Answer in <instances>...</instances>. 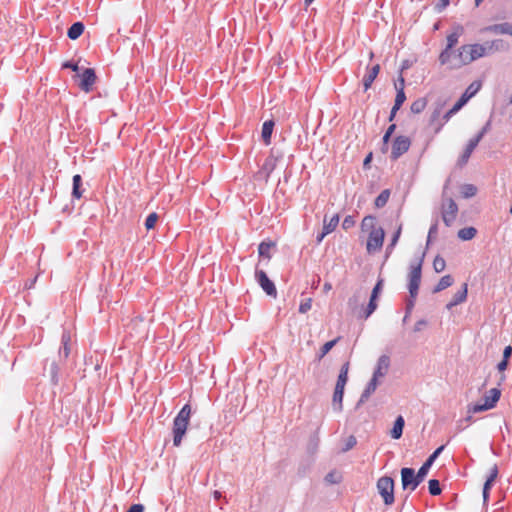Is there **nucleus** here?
Here are the masks:
<instances>
[{
	"label": "nucleus",
	"mask_w": 512,
	"mask_h": 512,
	"mask_svg": "<svg viewBox=\"0 0 512 512\" xmlns=\"http://www.w3.org/2000/svg\"><path fill=\"white\" fill-rule=\"evenodd\" d=\"M437 459V454H431L429 456V458L425 461L424 465L430 469V467L432 466V464L434 463V461Z\"/></svg>",
	"instance_id": "obj_51"
},
{
	"label": "nucleus",
	"mask_w": 512,
	"mask_h": 512,
	"mask_svg": "<svg viewBox=\"0 0 512 512\" xmlns=\"http://www.w3.org/2000/svg\"><path fill=\"white\" fill-rule=\"evenodd\" d=\"M338 223H339V215L338 214H335L329 220H327V217H324V220H323L324 234H330L331 232H333L336 229Z\"/></svg>",
	"instance_id": "obj_24"
},
{
	"label": "nucleus",
	"mask_w": 512,
	"mask_h": 512,
	"mask_svg": "<svg viewBox=\"0 0 512 512\" xmlns=\"http://www.w3.org/2000/svg\"><path fill=\"white\" fill-rule=\"evenodd\" d=\"M463 32L462 27L447 36V46L439 56V61L442 65H448L450 68L453 66V55L457 53L452 51V48L458 43L459 37Z\"/></svg>",
	"instance_id": "obj_5"
},
{
	"label": "nucleus",
	"mask_w": 512,
	"mask_h": 512,
	"mask_svg": "<svg viewBox=\"0 0 512 512\" xmlns=\"http://www.w3.org/2000/svg\"><path fill=\"white\" fill-rule=\"evenodd\" d=\"M453 284V278L450 275L443 276L436 287L434 288L433 292L437 293L440 292L448 287H450Z\"/></svg>",
	"instance_id": "obj_28"
},
{
	"label": "nucleus",
	"mask_w": 512,
	"mask_h": 512,
	"mask_svg": "<svg viewBox=\"0 0 512 512\" xmlns=\"http://www.w3.org/2000/svg\"><path fill=\"white\" fill-rule=\"evenodd\" d=\"M427 326V321L422 319V320H419L415 323L414 327H413V331L414 332H420L422 331L425 327Z\"/></svg>",
	"instance_id": "obj_45"
},
{
	"label": "nucleus",
	"mask_w": 512,
	"mask_h": 512,
	"mask_svg": "<svg viewBox=\"0 0 512 512\" xmlns=\"http://www.w3.org/2000/svg\"><path fill=\"white\" fill-rule=\"evenodd\" d=\"M275 125L276 122L273 119H269L263 123L262 128H274Z\"/></svg>",
	"instance_id": "obj_56"
},
{
	"label": "nucleus",
	"mask_w": 512,
	"mask_h": 512,
	"mask_svg": "<svg viewBox=\"0 0 512 512\" xmlns=\"http://www.w3.org/2000/svg\"><path fill=\"white\" fill-rule=\"evenodd\" d=\"M60 353H63L64 357H68V355L70 353V349L68 347L67 342L63 343V349H62V351H60Z\"/></svg>",
	"instance_id": "obj_58"
},
{
	"label": "nucleus",
	"mask_w": 512,
	"mask_h": 512,
	"mask_svg": "<svg viewBox=\"0 0 512 512\" xmlns=\"http://www.w3.org/2000/svg\"><path fill=\"white\" fill-rule=\"evenodd\" d=\"M255 278L267 295L274 298L277 296V290L274 283L268 278L267 274L263 270H256Z\"/></svg>",
	"instance_id": "obj_10"
},
{
	"label": "nucleus",
	"mask_w": 512,
	"mask_h": 512,
	"mask_svg": "<svg viewBox=\"0 0 512 512\" xmlns=\"http://www.w3.org/2000/svg\"><path fill=\"white\" fill-rule=\"evenodd\" d=\"M395 83H397L398 87H401L402 91H404L405 80H404V77L402 75L399 76L398 80Z\"/></svg>",
	"instance_id": "obj_59"
},
{
	"label": "nucleus",
	"mask_w": 512,
	"mask_h": 512,
	"mask_svg": "<svg viewBox=\"0 0 512 512\" xmlns=\"http://www.w3.org/2000/svg\"><path fill=\"white\" fill-rule=\"evenodd\" d=\"M480 88H481V83L478 81H474L467 87V89L465 90V92L463 94L472 98L473 96L476 95V93L480 90Z\"/></svg>",
	"instance_id": "obj_36"
},
{
	"label": "nucleus",
	"mask_w": 512,
	"mask_h": 512,
	"mask_svg": "<svg viewBox=\"0 0 512 512\" xmlns=\"http://www.w3.org/2000/svg\"><path fill=\"white\" fill-rule=\"evenodd\" d=\"M339 337L334 339V340H331V341H328L326 342L320 349V352L318 354V359H322L335 345L336 343L339 341Z\"/></svg>",
	"instance_id": "obj_32"
},
{
	"label": "nucleus",
	"mask_w": 512,
	"mask_h": 512,
	"mask_svg": "<svg viewBox=\"0 0 512 512\" xmlns=\"http://www.w3.org/2000/svg\"><path fill=\"white\" fill-rule=\"evenodd\" d=\"M390 196L389 190H383L378 197L375 199V206L381 208L386 205Z\"/></svg>",
	"instance_id": "obj_34"
},
{
	"label": "nucleus",
	"mask_w": 512,
	"mask_h": 512,
	"mask_svg": "<svg viewBox=\"0 0 512 512\" xmlns=\"http://www.w3.org/2000/svg\"><path fill=\"white\" fill-rule=\"evenodd\" d=\"M144 507L141 504L132 505L127 512H143Z\"/></svg>",
	"instance_id": "obj_53"
},
{
	"label": "nucleus",
	"mask_w": 512,
	"mask_h": 512,
	"mask_svg": "<svg viewBox=\"0 0 512 512\" xmlns=\"http://www.w3.org/2000/svg\"><path fill=\"white\" fill-rule=\"evenodd\" d=\"M78 77L80 78V89L86 93L90 92L97 78L94 69L86 68L80 75H78Z\"/></svg>",
	"instance_id": "obj_11"
},
{
	"label": "nucleus",
	"mask_w": 512,
	"mask_h": 512,
	"mask_svg": "<svg viewBox=\"0 0 512 512\" xmlns=\"http://www.w3.org/2000/svg\"><path fill=\"white\" fill-rule=\"evenodd\" d=\"M354 223H355L354 219L351 216H347L343 220L342 227H343V229L348 230L349 228H351L354 225Z\"/></svg>",
	"instance_id": "obj_46"
},
{
	"label": "nucleus",
	"mask_w": 512,
	"mask_h": 512,
	"mask_svg": "<svg viewBox=\"0 0 512 512\" xmlns=\"http://www.w3.org/2000/svg\"><path fill=\"white\" fill-rule=\"evenodd\" d=\"M311 306H312V299L307 298L300 303L299 312L304 314L311 309Z\"/></svg>",
	"instance_id": "obj_42"
},
{
	"label": "nucleus",
	"mask_w": 512,
	"mask_h": 512,
	"mask_svg": "<svg viewBox=\"0 0 512 512\" xmlns=\"http://www.w3.org/2000/svg\"><path fill=\"white\" fill-rule=\"evenodd\" d=\"M57 372H58V367L56 365V363H51V367H50V374H51V379L54 383L57 382Z\"/></svg>",
	"instance_id": "obj_48"
},
{
	"label": "nucleus",
	"mask_w": 512,
	"mask_h": 512,
	"mask_svg": "<svg viewBox=\"0 0 512 512\" xmlns=\"http://www.w3.org/2000/svg\"><path fill=\"white\" fill-rule=\"evenodd\" d=\"M409 274V293L412 298L416 297L421 281L422 259L411 264Z\"/></svg>",
	"instance_id": "obj_8"
},
{
	"label": "nucleus",
	"mask_w": 512,
	"mask_h": 512,
	"mask_svg": "<svg viewBox=\"0 0 512 512\" xmlns=\"http://www.w3.org/2000/svg\"><path fill=\"white\" fill-rule=\"evenodd\" d=\"M380 66L378 64L374 65L370 69H368L367 73L363 77V86L364 90H368L373 81L376 79L377 75L379 74Z\"/></svg>",
	"instance_id": "obj_19"
},
{
	"label": "nucleus",
	"mask_w": 512,
	"mask_h": 512,
	"mask_svg": "<svg viewBox=\"0 0 512 512\" xmlns=\"http://www.w3.org/2000/svg\"><path fill=\"white\" fill-rule=\"evenodd\" d=\"M358 302H359V297L355 294L352 298L349 299L348 305L352 309H355L357 307V305H358Z\"/></svg>",
	"instance_id": "obj_50"
},
{
	"label": "nucleus",
	"mask_w": 512,
	"mask_h": 512,
	"mask_svg": "<svg viewBox=\"0 0 512 512\" xmlns=\"http://www.w3.org/2000/svg\"><path fill=\"white\" fill-rule=\"evenodd\" d=\"M376 488L385 505L390 506L394 503V480L391 477H380Z\"/></svg>",
	"instance_id": "obj_6"
},
{
	"label": "nucleus",
	"mask_w": 512,
	"mask_h": 512,
	"mask_svg": "<svg viewBox=\"0 0 512 512\" xmlns=\"http://www.w3.org/2000/svg\"><path fill=\"white\" fill-rule=\"evenodd\" d=\"M450 3V0H439L436 4L435 8L438 12H441L443 9H445Z\"/></svg>",
	"instance_id": "obj_49"
},
{
	"label": "nucleus",
	"mask_w": 512,
	"mask_h": 512,
	"mask_svg": "<svg viewBox=\"0 0 512 512\" xmlns=\"http://www.w3.org/2000/svg\"><path fill=\"white\" fill-rule=\"evenodd\" d=\"M84 31V25L82 22H75L69 29H68V32H67V36L71 39V40H76L77 38H79L81 36V34L83 33Z\"/></svg>",
	"instance_id": "obj_25"
},
{
	"label": "nucleus",
	"mask_w": 512,
	"mask_h": 512,
	"mask_svg": "<svg viewBox=\"0 0 512 512\" xmlns=\"http://www.w3.org/2000/svg\"><path fill=\"white\" fill-rule=\"evenodd\" d=\"M467 298V284H463L461 290L457 291L451 301L447 304V309H451L454 306L464 302Z\"/></svg>",
	"instance_id": "obj_20"
},
{
	"label": "nucleus",
	"mask_w": 512,
	"mask_h": 512,
	"mask_svg": "<svg viewBox=\"0 0 512 512\" xmlns=\"http://www.w3.org/2000/svg\"><path fill=\"white\" fill-rule=\"evenodd\" d=\"M385 232L382 228L372 231L368 234L366 249L368 253H375L382 248Z\"/></svg>",
	"instance_id": "obj_9"
},
{
	"label": "nucleus",
	"mask_w": 512,
	"mask_h": 512,
	"mask_svg": "<svg viewBox=\"0 0 512 512\" xmlns=\"http://www.w3.org/2000/svg\"><path fill=\"white\" fill-rule=\"evenodd\" d=\"M371 158H372V154L370 153L365 159H364V162H363V165L364 167H367L368 164L370 163L371 161Z\"/></svg>",
	"instance_id": "obj_64"
},
{
	"label": "nucleus",
	"mask_w": 512,
	"mask_h": 512,
	"mask_svg": "<svg viewBox=\"0 0 512 512\" xmlns=\"http://www.w3.org/2000/svg\"><path fill=\"white\" fill-rule=\"evenodd\" d=\"M410 146V140L407 137L399 136L395 139L392 147V156L398 158L405 153Z\"/></svg>",
	"instance_id": "obj_14"
},
{
	"label": "nucleus",
	"mask_w": 512,
	"mask_h": 512,
	"mask_svg": "<svg viewBox=\"0 0 512 512\" xmlns=\"http://www.w3.org/2000/svg\"><path fill=\"white\" fill-rule=\"evenodd\" d=\"M190 415H191V407L190 405L186 404L180 412L177 414L173 421V444L175 446H180L183 436L185 435L187 431V427L190 421Z\"/></svg>",
	"instance_id": "obj_2"
},
{
	"label": "nucleus",
	"mask_w": 512,
	"mask_h": 512,
	"mask_svg": "<svg viewBox=\"0 0 512 512\" xmlns=\"http://www.w3.org/2000/svg\"><path fill=\"white\" fill-rule=\"evenodd\" d=\"M498 476V468L496 465H494L491 470H490V475L487 479H491V481H495V479L497 478Z\"/></svg>",
	"instance_id": "obj_52"
},
{
	"label": "nucleus",
	"mask_w": 512,
	"mask_h": 512,
	"mask_svg": "<svg viewBox=\"0 0 512 512\" xmlns=\"http://www.w3.org/2000/svg\"><path fill=\"white\" fill-rule=\"evenodd\" d=\"M511 354H512V347L511 346L505 347V349L503 351V359L508 360V358L511 356Z\"/></svg>",
	"instance_id": "obj_55"
},
{
	"label": "nucleus",
	"mask_w": 512,
	"mask_h": 512,
	"mask_svg": "<svg viewBox=\"0 0 512 512\" xmlns=\"http://www.w3.org/2000/svg\"><path fill=\"white\" fill-rule=\"evenodd\" d=\"M395 86V89L397 91V94H396V98H395V103H394V106L391 110V116L390 118H392L394 116V114L396 113V111L401 107V105L404 103V101L406 100V95H405V92L402 91V88L401 87H398V84L395 83L394 84Z\"/></svg>",
	"instance_id": "obj_22"
},
{
	"label": "nucleus",
	"mask_w": 512,
	"mask_h": 512,
	"mask_svg": "<svg viewBox=\"0 0 512 512\" xmlns=\"http://www.w3.org/2000/svg\"><path fill=\"white\" fill-rule=\"evenodd\" d=\"M274 167L275 160L272 158L267 159L265 164L263 165V170L266 172V176L270 175V173L274 170Z\"/></svg>",
	"instance_id": "obj_43"
},
{
	"label": "nucleus",
	"mask_w": 512,
	"mask_h": 512,
	"mask_svg": "<svg viewBox=\"0 0 512 512\" xmlns=\"http://www.w3.org/2000/svg\"><path fill=\"white\" fill-rule=\"evenodd\" d=\"M492 485H493V481H491V479H487L484 483L483 489L490 491Z\"/></svg>",
	"instance_id": "obj_60"
},
{
	"label": "nucleus",
	"mask_w": 512,
	"mask_h": 512,
	"mask_svg": "<svg viewBox=\"0 0 512 512\" xmlns=\"http://www.w3.org/2000/svg\"><path fill=\"white\" fill-rule=\"evenodd\" d=\"M429 484V492L431 495H439L441 493V488L439 481L436 479H431L428 482Z\"/></svg>",
	"instance_id": "obj_39"
},
{
	"label": "nucleus",
	"mask_w": 512,
	"mask_h": 512,
	"mask_svg": "<svg viewBox=\"0 0 512 512\" xmlns=\"http://www.w3.org/2000/svg\"><path fill=\"white\" fill-rule=\"evenodd\" d=\"M376 225V218L374 216H366L361 222V229L363 232L370 234L372 231L379 229Z\"/></svg>",
	"instance_id": "obj_21"
},
{
	"label": "nucleus",
	"mask_w": 512,
	"mask_h": 512,
	"mask_svg": "<svg viewBox=\"0 0 512 512\" xmlns=\"http://www.w3.org/2000/svg\"><path fill=\"white\" fill-rule=\"evenodd\" d=\"M357 441L354 436H349L346 440L345 446L343 447V451H348L352 449L356 445Z\"/></svg>",
	"instance_id": "obj_44"
},
{
	"label": "nucleus",
	"mask_w": 512,
	"mask_h": 512,
	"mask_svg": "<svg viewBox=\"0 0 512 512\" xmlns=\"http://www.w3.org/2000/svg\"><path fill=\"white\" fill-rule=\"evenodd\" d=\"M344 386L336 385L333 393L332 406L333 409L337 412L342 411L343 405V396H344Z\"/></svg>",
	"instance_id": "obj_18"
},
{
	"label": "nucleus",
	"mask_w": 512,
	"mask_h": 512,
	"mask_svg": "<svg viewBox=\"0 0 512 512\" xmlns=\"http://www.w3.org/2000/svg\"><path fill=\"white\" fill-rule=\"evenodd\" d=\"M482 496H483V504H484V506H486L488 499H489V491L483 489Z\"/></svg>",
	"instance_id": "obj_61"
},
{
	"label": "nucleus",
	"mask_w": 512,
	"mask_h": 512,
	"mask_svg": "<svg viewBox=\"0 0 512 512\" xmlns=\"http://www.w3.org/2000/svg\"><path fill=\"white\" fill-rule=\"evenodd\" d=\"M426 105V100L424 98H419L411 104V111L415 114H419L425 109Z\"/></svg>",
	"instance_id": "obj_33"
},
{
	"label": "nucleus",
	"mask_w": 512,
	"mask_h": 512,
	"mask_svg": "<svg viewBox=\"0 0 512 512\" xmlns=\"http://www.w3.org/2000/svg\"><path fill=\"white\" fill-rule=\"evenodd\" d=\"M404 424V418L402 416H398L390 432V435L393 439H399L402 436Z\"/></svg>",
	"instance_id": "obj_23"
},
{
	"label": "nucleus",
	"mask_w": 512,
	"mask_h": 512,
	"mask_svg": "<svg viewBox=\"0 0 512 512\" xmlns=\"http://www.w3.org/2000/svg\"><path fill=\"white\" fill-rule=\"evenodd\" d=\"M158 221V215L157 213L153 212L148 215L145 221V227L147 230L153 229L156 225V222Z\"/></svg>",
	"instance_id": "obj_40"
},
{
	"label": "nucleus",
	"mask_w": 512,
	"mask_h": 512,
	"mask_svg": "<svg viewBox=\"0 0 512 512\" xmlns=\"http://www.w3.org/2000/svg\"><path fill=\"white\" fill-rule=\"evenodd\" d=\"M445 267H446L445 260L440 256H436L433 261V268H434L435 272L440 273L445 269Z\"/></svg>",
	"instance_id": "obj_38"
},
{
	"label": "nucleus",
	"mask_w": 512,
	"mask_h": 512,
	"mask_svg": "<svg viewBox=\"0 0 512 512\" xmlns=\"http://www.w3.org/2000/svg\"><path fill=\"white\" fill-rule=\"evenodd\" d=\"M429 469L423 464L417 473L412 468L401 469V483L403 489H410L414 491L420 483H422L427 476Z\"/></svg>",
	"instance_id": "obj_3"
},
{
	"label": "nucleus",
	"mask_w": 512,
	"mask_h": 512,
	"mask_svg": "<svg viewBox=\"0 0 512 512\" xmlns=\"http://www.w3.org/2000/svg\"><path fill=\"white\" fill-rule=\"evenodd\" d=\"M393 131H394V130H387L386 134H385V135H384V137H383V141H384V143H387V142H388V140H389V138H390V136H391V133H392Z\"/></svg>",
	"instance_id": "obj_62"
},
{
	"label": "nucleus",
	"mask_w": 512,
	"mask_h": 512,
	"mask_svg": "<svg viewBox=\"0 0 512 512\" xmlns=\"http://www.w3.org/2000/svg\"><path fill=\"white\" fill-rule=\"evenodd\" d=\"M348 371H349V363L346 362L345 364L342 365V367L340 369V373L338 375L336 385L345 387V385L348 381Z\"/></svg>",
	"instance_id": "obj_29"
},
{
	"label": "nucleus",
	"mask_w": 512,
	"mask_h": 512,
	"mask_svg": "<svg viewBox=\"0 0 512 512\" xmlns=\"http://www.w3.org/2000/svg\"><path fill=\"white\" fill-rule=\"evenodd\" d=\"M483 135H484L483 131L479 132L477 135H475L473 138H471L469 140L464 152L458 159L457 164L459 167L464 166L468 162L471 153L473 152L475 147L478 145V143L482 139Z\"/></svg>",
	"instance_id": "obj_12"
},
{
	"label": "nucleus",
	"mask_w": 512,
	"mask_h": 512,
	"mask_svg": "<svg viewBox=\"0 0 512 512\" xmlns=\"http://www.w3.org/2000/svg\"><path fill=\"white\" fill-rule=\"evenodd\" d=\"M389 365V357L387 355L380 356L377 361L373 376L379 379L383 378L388 372Z\"/></svg>",
	"instance_id": "obj_16"
},
{
	"label": "nucleus",
	"mask_w": 512,
	"mask_h": 512,
	"mask_svg": "<svg viewBox=\"0 0 512 512\" xmlns=\"http://www.w3.org/2000/svg\"><path fill=\"white\" fill-rule=\"evenodd\" d=\"M461 195L468 199L476 195L477 187L473 184H463L460 188Z\"/></svg>",
	"instance_id": "obj_30"
},
{
	"label": "nucleus",
	"mask_w": 512,
	"mask_h": 512,
	"mask_svg": "<svg viewBox=\"0 0 512 512\" xmlns=\"http://www.w3.org/2000/svg\"><path fill=\"white\" fill-rule=\"evenodd\" d=\"M332 289V285L329 282H326L323 286V290L325 293L329 292Z\"/></svg>",
	"instance_id": "obj_63"
},
{
	"label": "nucleus",
	"mask_w": 512,
	"mask_h": 512,
	"mask_svg": "<svg viewBox=\"0 0 512 512\" xmlns=\"http://www.w3.org/2000/svg\"><path fill=\"white\" fill-rule=\"evenodd\" d=\"M501 392L497 388H492L484 397V402H479L468 407V413H480L492 409L500 398Z\"/></svg>",
	"instance_id": "obj_7"
},
{
	"label": "nucleus",
	"mask_w": 512,
	"mask_h": 512,
	"mask_svg": "<svg viewBox=\"0 0 512 512\" xmlns=\"http://www.w3.org/2000/svg\"><path fill=\"white\" fill-rule=\"evenodd\" d=\"M274 246L272 242H262L258 247L259 255L267 259L271 258L270 250Z\"/></svg>",
	"instance_id": "obj_31"
},
{
	"label": "nucleus",
	"mask_w": 512,
	"mask_h": 512,
	"mask_svg": "<svg viewBox=\"0 0 512 512\" xmlns=\"http://www.w3.org/2000/svg\"><path fill=\"white\" fill-rule=\"evenodd\" d=\"M500 40L486 42L485 44H470L461 46L455 55H453V66L451 69H458L464 65L485 56L494 48L498 49Z\"/></svg>",
	"instance_id": "obj_1"
},
{
	"label": "nucleus",
	"mask_w": 512,
	"mask_h": 512,
	"mask_svg": "<svg viewBox=\"0 0 512 512\" xmlns=\"http://www.w3.org/2000/svg\"><path fill=\"white\" fill-rule=\"evenodd\" d=\"M447 185L443 189V199L441 204V214L446 226H451L456 219L458 206L455 201L446 195Z\"/></svg>",
	"instance_id": "obj_4"
},
{
	"label": "nucleus",
	"mask_w": 512,
	"mask_h": 512,
	"mask_svg": "<svg viewBox=\"0 0 512 512\" xmlns=\"http://www.w3.org/2000/svg\"><path fill=\"white\" fill-rule=\"evenodd\" d=\"M483 32H490L494 34H508L512 36V24L501 23L485 27Z\"/></svg>",
	"instance_id": "obj_17"
},
{
	"label": "nucleus",
	"mask_w": 512,
	"mask_h": 512,
	"mask_svg": "<svg viewBox=\"0 0 512 512\" xmlns=\"http://www.w3.org/2000/svg\"><path fill=\"white\" fill-rule=\"evenodd\" d=\"M384 280L379 279L372 290L368 306L365 311L364 318H368L377 308V299L382 292Z\"/></svg>",
	"instance_id": "obj_13"
},
{
	"label": "nucleus",
	"mask_w": 512,
	"mask_h": 512,
	"mask_svg": "<svg viewBox=\"0 0 512 512\" xmlns=\"http://www.w3.org/2000/svg\"><path fill=\"white\" fill-rule=\"evenodd\" d=\"M379 384L380 379L372 376L371 380L369 381V383L367 384L366 388L364 389L360 396V399L356 405L357 408L360 407L369 399V397L375 392Z\"/></svg>",
	"instance_id": "obj_15"
},
{
	"label": "nucleus",
	"mask_w": 512,
	"mask_h": 512,
	"mask_svg": "<svg viewBox=\"0 0 512 512\" xmlns=\"http://www.w3.org/2000/svg\"><path fill=\"white\" fill-rule=\"evenodd\" d=\"M81 183H82L81 176L80 175H75L73 177V192H72V194H73V196L75 198H78V199L82 195V193L80 192V185H81Z\"/></svg>",
	"instance_id": "obj_37"
},
{
	"label": "nucleus",
	"mask_w": 512,
	"mask_h": 512,
	"mask_svg": "<svg viewBox=\"0 0 512 512\" xmlns=\"http://www.w3.org/2000/svg\"><path fill=\"white\" fill-rule=\"evenodd\" d=\"M471 98L462 94V96L458 99V101L453 105V107L445 114V118L448 119L453 114L457 113Z\"/></svg>",
	"instance_id": "obj_26"
},
{
	"label": "nucleus",
	"mask_w": 512,
	"mask_h": 512,
	"mask_svg": "<svg viewBox=\"0 0 512 512\" xmlns=\"http://www.w3.org/2000/svg\"><path fill=\"white\" fill-rule=\"evenodd\" d=\"M63 68H70V69H72V70H73V71H75V72H78V71H79V67H78V65H77V64H73V63H71V62H65V63L63 64Z\"/></svg>",
	"instance_id": "obj_54"
},
{
	"label": "nucleus",
	"mask_w": 512,
	"mask_h": 512,
	"mask_svg": "<svg viewBox=\"0 0 512 512\" xmlns=\"http://www.w3.org/2000/svg\"><path fill=\"white\" fill-rule=\"evenodd\" d=\"M272 132L273 130H262L261 137L266 145L270 144Z\"/></svg>",
	"instance_id": "obj_47"
},
{
	"label": "nucleus",
	"mask_w": 512,
	"mask_h": 512,
	"mask_svg": "<svg viewBox=\"0 0 512 512\" xmlns=\"http://www.w3.org/2000/svg\"><path fill=\"white\" fill-rule=\"evenodd\" d=\"M507 365H508V360H505L503 359L499 364H498V370L499 371H504L506 368H507Z\"/></svg>",
	"instance_id": "obj_57"
},
{
	"label": "nucleus",
	"mask_w": 512,
	"mask_h": 512,
	"mask_svg": "<svg viewBox=\"0 0 512 512\" xmlns=\"http://www.w3.org/2000/svg\"><path fill=\"white\" fill-rule=\"evenodd\" d=\"M401 229L402 227L399 226L397 231L395 232L392 240H391V243L387 246V253H390L392 251V249L395 247V245L397 244L398 242V239L400 237V234H401Z\"/></svg>",
	"instance_id": "obj_41"
},
{
	"label": "nucleus",
	"mask_w": 512,
	"mask_h": 512,
	"mask_svg": "<svg viewBox=\"0 0 512 512\" xmlns=\"http://www.w3.org/2000/svg\"><path fill=\"white\" fill-rule=\"evenodd\" d=\"M342 480V475L338 471H331L325 476V481L329 484H338Z\"/></svg>",
	"instance_id": "obj_35"
},
{
	"label": "nucleus",
	"mask_w": 512,
	"mask_h": 512,
	"mask_svg": "<svg viewBox=\"0 0 512 512\" xmlns=\"http://www.w3.org/2000/svg\"><path fill=\"white\" fill-rule=\"evenodd\" d=\"M477 231L474 227H466V228H462L458 231V237L461 239V240H464V241H467V240H471L475 237Z\"/></svg>",
	"instance_id": "obj_27"
}]
</instances>
